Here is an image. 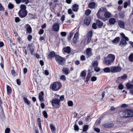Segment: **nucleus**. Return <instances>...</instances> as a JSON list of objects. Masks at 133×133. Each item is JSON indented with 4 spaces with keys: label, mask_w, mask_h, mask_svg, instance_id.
Returning <instances> with one entry per match:
<instances>
[{
    "label": "nucleus",
    "mask_w": 133,
    "mask_h": 133,
    "mask_svg": "<svg viewBox=\"0 0 133 133\" xmlns=\"http://www.w3.org/2000/svg\"><path fill=\"white\" fill-rule=\"evenodd\" d=\"M130 4V0H128L127 2H125L124 3V7L126 8L128 5H129Z\"/></svg>",
    "instance_id": "33"
},
{
    "label": "nucleus",
    "mask_w": 133,
    "mask_h": 133,
    "mask_svg": "<svg viewBox=\"0 0 133 133\" xmlns=\"http://www.w3.org/2000/svg\"><path fill=\"white\" fill-rule=\"evenodd\" d=\"M22 3L25 2V4H27L29 2V0H22Z\"/></svg>",
    "instance_id": "55"
},
{
    "label": "nucleus",
    "mask_w": 133,
    "mask_h": 133,
    "mask_svg": "<svg viewBox=\"0 0 133 133\" xmlns=\"http://www.w3.org/2000/svg\"><path fill=\"white\" fill-rule=\"evenodd\" d=\"M6 90L7 91V94L8 95L10 94L12 92V89L11 88L9 85H7Z\"/></svg>",
    "instance_id": "22"
},
{
    "label": "nucleus",
    "mask_w": 133,
    "mask_h": 133,
    "mask_svg": "<svg viewBox=\"0 0 133 133\" xmlns=\"http://www.w3.org/2000/svg\"><path fill=\"white\" fill-rule=\"evenodd\" d=\"M59 24L58 23H54L52 27V30L55 32H58L59 29Z\"/></svg>",
    "instance_id": "10"
},
{
    "label": "nucleus",
    "mask_w": 133,
    "mask_h": 133,
    "mask_svg": "<svg viewBox=\"0 0 133 133\" xmlns=\"http://www.w3.org/2000/svg\"><path fill=\"white\" fill-rule=\"evenodd\" d=\"M98 65V63L97 61H94L92 62V65L94 67L97 66Z\"/></svg>",
    "instance_id": "37"
},
{
    "label": "nucleus",
    "mask_w": 133,
    "mask_h": 133,
    "mask_svg": "<svg viewBox=\"0 0 133 133\" xmlns=\"http://www.w3.org/2000/svg\"><path fill=\"white\" fill-rule=\"evenodd\" d=\"M111 72L116 73L120 71L121 70V68L118 66H112L111 67Z\"/></svg>",
    "instance_id": "8"
},
{
    "label": "nucleus",
    "mask_w": 133,
    "mask_h": 133,
    "mask_svg": "<svg viewBox=\"0 0 133 133\" xmlns=\"http://www.w3.org/2000/svg\"><path fill=\"white\" fill-rule=\"evenodd\" d=\"M91 12V10L89 9H88L85 11V15H88L90 14Z\"/></svg>",
    "instance_id": "41"
},
{
    "label": "nucleus",
    "mask_w": 133,
    "mask_h": 133,
    "mask_svg": "<svg viewBox=\"0 0 133 133\" xmlns=\"http://www.w3.org/2000/svg\"><path fill=\"white\" fill-rule=\"evenodd\" d=\"M126 86L128 89H131L133 87V85L129 83H128L126 84Z\"/></svg>",
    "instance_id": "34"
},
{
    "label": "nucleus",
    "mask_w": 133,
    "mask_h": 133,
    "mask_svg": "<svg viewBox=\"0 0 133 133\" xmlns=\"http://www.w3.org/2000/svg\"><path fill=\"white\" fill-rule=\"evenodd\" d=\"M17 83L18 85H20L21 84V82L20 80L19 79H17Z\"/></svg>",
    "instance_id": "63"
},
{
    "label": "nucleus",
    "mask_w": 133,
    "mask_h": 133,
    "mask_svg": "<svg viewBox=\"0 0 133 133\" xmlns=\"http://www.w3.org/2000/svg\"><path fill=\"white\" fill-rule=\"evenodd\" d=\"M120 38L119 37H117L112 41L113 43L116 44L117 43L120 41Z\"/></svg>",
    "instance_id": "26"
},
{
    "label": "nucleus",
    "mask_w": 133,
    "mask_h": 133,
    "mask_svg": "<svg viewBox=\"0 0 133 133\" xmlns=\"http://www.w3.org/2000/svg\"><path fill=\"white\" fill-rule=\"evenodd\" d=\"M118 24L119 27L122 28H125V25L123 22L121 20L119 21L118 22Z\"/></svg>",
    "instance_id": "19"
},
{
    "label": "nucleus",
    "mask_w": 133,
    "mask_h": 133,
    "mask_svg": "<svg viewBox=\"0 0 133 133\" xmlns=\"http://www.w3.org/2000/svg\"><path fill=\"white\" fill-rule=\"evenodd\" d=\"M15 22L18 23L20 21V19L19 17H16L15 18Z\"/></svg>",
    "instance_id": "44"
},
{
    "label": "nucleus",
    "mask_w": 133,
    "mask_h": 133,
    "mask_svg": "<svg viewBox=\"0 0 133 133\" xmlns=\"http://www.w3.org/2000/svg\"><path fill=\"white\" fill-rule=\"evenodd\" d=\"M114 124L108 122L105 124L104 125L105 127H110L113 126Z\"/></svg>",
    "instance_id": "25"
},
{
    "label": "nucleus",
    "mask_w": 133,
    "mask_h": 133,
    "mask_svg": "<svg viewBox=\"0 0 133 133\" xmlns=\"http://www.w3.org/2000/svg\"><path fill=\"white\" fill-rule=\"evenodd\" d=\"M60 34L62 36H65L66 35V33L65 32H62Z\"/></svg>",
    "instance_id": "50"
},
{
    "label": "nucleus",
    "mask_w": 133,
    "mask_h": 133,
    "mask_svg": "<svg viewBox=\"0 0 133 133\" xmlns=\"http://www.w3.org/2000/svg\"><path fill=\"white\" fill-rule=\"evenodd\" d=\"M62 70L63 71V73L65 75H68L69 73V69L67 68L64 67L63 68Z\"/></svg>",
    "instance_id": "24"
},
{
    "label": "nucleus",
    "mask_w": 133,
    "mask_h": 133,
    "mask_svg": "<svg viewBox=\"0 0 133 133\" xmlns=\"http://www.w3.org/2000/svg\"><path fill=\"white\" fill-rule=\"evenodd\" d=\"M123 116L125 118L133 117V110L131 109H126L122 113Z\"/></svg>",
    "instance_id": "3"
},
{
    "label": "nucleus",
    "mask_w": 133,
    "mask_h": 133,
    "mask_svg": "<svg viewBox=\"0 0 133 133\" xmlns=\"http://www.w3.org/2000/svg\"><path fill=\"white\" fill-rule=\"evenodd\" d=\"M25 28H26L27 31L29 34H30L31 32L32 28L29 24H26Z\"/></svg>",
    "instance_id": "18"
},
{
    "label": "nucleus",
    "mask_w": 133,
    "mask_h": 133,
    "mask_svg": "<svg viewBox=\"0 0 133 133\" xmlns=\"http://www.w3.org/2000/svg\"><path fill=\"white\" fill-rule=\"evenodd\" d=\"M1 62L0 63V65L2 68L3 69L4 61L3 58L2 56H1Z\"/></svg>",
    "instance_id": "38"
},
{
    "label": "nucleus",
    "mask_w": 133,
    "mask_h": 133,
    "mask_svg": "<svg viewBox=\"0 0 133 133\" xmlns=\"http://www.w3.org/2000/svg\"><path fill=\"white\" fill-rule=\"evenodd\" d=\"M97 80V77L95 76H92L91 77V80L92 81H95Z\"/></svg>",
    "instance_id": "49"
},
{
    "label": "nucleus",
    "mask_w": 133,
    "mask_h": 133,
    "mask_svg": "<svg viewBox=\"0 0 133 133\" xmlns=\"http://www.w3.org/2000/svg\"><path fill=\"white\" fill-rule=\"evenodd\" d=\"M92 36V31H89L86 35L85 37L84 44H88L90 42Z\"/></svg>",
    "instance_id": "5"
},
{
    "label": "nucleus",
    "mask_w": 133,
    "mask_h": 133,
    "mask_svg": "<svg viewBox=\"0 0 133 133\" xmlns=\"http://www.w3.org/2000/svg\"><path fill=\"white\" fill-rule=\"evenodd\" d=\"M129 61L131 62H133V53L130 54L129 57Z\"/></svg>",
    "instance_id": "36"
},
{
    "label": "nucleus",
    "mask_w": 133,
    "mask_h": 133,
    "mask_svg": "<svg viewBox=\"0 0 133 133\" xmlns=\"http://www.w3.org/2000/svg\"><path fill=\"white\" fill-rule=\"evenodd\" d=\"M88 126L87 125H84L83 128V130L82 131H87L88 129Z\"/></svg>",
    "instance_id": "40"
},
{
    "label": "nucleus",
    "mask_w": 133,
    "mask_h": 133,
    "mask_svg": "<svg viewBox=\"0 0 133 133\" xmlns=\"http://www.w3.org/2000/svg\"><path fill=\"white\" fill-rule=\"evenodd\" d=\"M51 103L53 107L55 109H57L60 106V101L58 98L52 99Z\"/></svg>",
    "instance_id": "4"
},
{
    "label": "nucleus",
    "mask_w": 133,
    "mask_h": 133,
    "mask_svg": "<svg viewBox=\"0 0 133 133\" xmlns=\"http://www.w3.org/2000/svg\"><path fill=\"white\" fill-rule=\"evenodd\" d=\"M107 11V10L105 8L101 7L99 10V11L97 14V15L98 18L99 19H102L103 18L100 15V14H101L102 12H105Z\"/></svg>",
    "instance_id": "7"
},
{
    "label": "nucleus",
    "mask_w": 133,
    "mask_h": 133,
    "mask_svg": "<svg viewBox=\"0 0 133 133\" xmlns=\"http://www.w3.org/2000/svg\"><path fill=\"white\" fill-rule=\"evenodd\" d=\"M92 74V72L91 71L89 70L88 72V73L87 76H88L91 77V76Z\"/></svg>",
    "instance_id": "59"
},
{
    "label": "nucleus",
    "mask_w": 133,
    "mask_h": 133,
    "mask_svg": "<svg viewBox=\"0 0 133 133\" xmlns=\"http://www.w3.org/2000/svg\"><path fill=\"white\" fill-rule=\"evenodd\" d=\"M63 50L64 52L69 54L70 53L71 49L70 47L67 46L65 48H63Z\"/></svg>",
    "instance_id": "17"
},
{
    "label": "nucleus",
    "mask_w": 133,
    "mask_h": 133,
    "mask_svg": "<svg viewBox=\"0 0 133 133\" xmlns=\"http://www.w3.org/2000/svg\"><path fill=\"white\" fill-rule=\"evenodd\" d=\"M78 38V34L76 32L74 34V36L73 38V42L74 44L76 45V43L77 42V39Z\"/></svg>",
    "instance_id": "13"
},
{
    "label": "nucleus",
    "mask_w": 133,
    "mask_h": 133,
    "mask_svg": "<svg viewBox=\"0 0 133 133\" xmlns=\"http://www.w3.org/2000/svg\"><path fill=\"white\" fill-rule=\"evenodd\" d=\"M127 76L126 74H124L123 75L118 77L117 79V81L119 82L121 81L122 80H125L127 78Z\"/></svg>",
    "instance_id": "15"
},
{
    "label": "nucleus",
    "mask_w": 133,
    "mask_h": 133,
    "mask_svg": "<svg viewBox=\"0 0 133 133\" xmlns=\"http://www.w3.org/2000/svg\"><path fill=\"white\" fill-rule=\"evenodd\" d=\"M118 87L119 89H122L123 88V85L121 84H119Z\"/></svg>",
    "instance_id": "57"
},
{
    "label": "nucleus",
    "mask_w": 133,
    "mask_h": 133,
    "mask_svg": "<svg viewBox=\"0 0 133 133\" xmlns=\"http://www.w3.org/2000/svg\"><path fill=\"white\" fill-rule=\"evenodd\" d=\"M62 85L61 83L59 82H54L51 84L50 88L53 91H57L58 90L61 88Z\"/></svg>",
    "instance_id": "2"
},
{
    "label": "nucleus",
    "mask_w": 133,
    "mask_h": 133,
    "mask_svg": "<svg viewBox=\"0 0 133 133\" xmlns=\"http://www.w3.org/2000/svg\"><path fill=\"white\" fill-rule=\"evenodd\" d=\"M28 48H29V51L31 55H33V52L34 50V49L33 48L32 45L31 44H29L28 45Z\"/></svg>",
    "instance_id": "16"
},
{
    "label": "nucleus",
    "mask_w": 133,
    "mask_h": 133,
    "mask_svg": "<svg viewBox=\"0 0 133 133\" xmlns=\"http://www.w3.org/2000/svg\"><path fill=\"white\" fill-rule=\"evenodd\" d=\"M111 14L107 11L105 12L104 14V16L107 18H110L111 16Z\"/></svg>",
    "instance_id": "31"
},
{
    "label": "nucleus",
    "mask_w": 133,
    "mask_h": 133,
    "mask_svg": "<svg viewBox=\"0 0 133 133\" xmlns=\"http://www.w3.org/2000/svg\"><path fill=\"white\" fill-rule=\"evenodd\" d=\"M56 55L55 52L54 51H52L48 55V57L49 58H51L55 57Z\"/></svg>",
    "instance_id": "21"
},
{
    "label": "nucleus",
    "mask_w": 133,
    "mask_h": 133,
    "mask_svg": "<svg viewBox=\"0 0 133 133\" xmlns=\"http://www.w3.org/2000/svg\"><path fill=\"white\" fill-rule=\"evenodd\" d=\"M115 58L114 55L110 54L106 57L105 59L104 60L105 64L108 66H109L113 63Z\"/></svg>",
    "instance_id": "1"
},
{
    "label": "nucleus",
    "mask_w": 133,
    "mask_h": 133,
    "mask_svg": "<svg viewBox=\"0 0 133 133\" xmlns=\"http://www.w3.org/2000/svg\"><path fill=\"white\" fill-rule=\"evenodd\" d=\"M86 75V71L83 70L82 71L81 73V75L82 77H85Z\"/></svg>",
    "instance_id": "42"
},
{
    "label": "nucleus",
    "mask_w": 133,
    "mask_h": 133,
    "mask_svg": "<svg viewBox=\"0 0 133 133\" xmlns=\"http://www.w3.org/2000/svg\"><path fill=\"white\" fill-rule=\"evenodd\" d=\"M8 7L9 9H11L14 7V5L11 3H9L8 5Z\"/></svg>",
    "instance_id": "39"
},
{
    "label": "nucleus",
    "mask_w": 133,
    "mask_h": 133,
    "mask_svg": "<svg viewBox=\"0 0 133 133\" xmlns=\"http://www.w3.org/2000/svg\"><path fill=\"white\" fill-rule=\"evenodd\" d=\"M95 4L94 2H91L88 4L89 7L90 8H94L95 7Z\"/></svg>",
    "instance_id": "30"
},
{
    "label": "nucleus",
    "mask_w": 133,
    "mask_h": 133,
    "mask_svg": "<svg viewBox=\"0 0 133 133\" xmlns=\"http://www.w3.org/2000/svg\"><path fill=\"white\" fill-rule=\"evenodd\" d=\"M32 38V36L30 35H29L28 37V40L30 42L31 41Z\"/></svg>",
    "instance_id": "46"
},
{
    "label": "nucleus",
    "mask_w": 133,
    "mask_h": 133,
    "mask_svg": "<svg viewBox=\"0 0 133 133\" xmlns=\"http://www.w3.org/2000/svg\"><path fill=\"white\" fill-rule=\"evenodd\" d=\"M68 105L70 107L72 106L73 105L72 102L71 101H69L68 102Z\"/></svg>",
    "instance_id": "48"
},
{
    "label": "nucleus",
    "mask_w": 133,
    "mask_h": 133,
    "mask_svg": "<svg viewBox=\"0 0 133 133\" xmlns=\"http://www.w3.org/2000/svg\"><path fill=\"white\" fill-rule=\"evenodd\" d=\"M96 23L97 25L100 28L102 26L103 24L102 22L99 20H97L96 21Z\"/></svg>",
    "instance_id": "28"
},
{
    "label": "nucleus",
    "mask_w": 133,
    "mask_h": 133,
    "mask_svg": "<svg viewBox=\"0 0 133 133\" xmlns=\"http://www.w3.org/2000/svg\"><path fill=\"white\" fill-rule=\"evenodd\" d=\"M20 10H23L25 11H27L26 10V6L23 4H21L20 6Z\"/></svg>",
    "instance_id": "32"
},
{
    "label": "nucleus",
    "mask_w": 133,
    "mask_h": 133,
    "mask_svg": "<svg viewBox=\"0 0 133 133\" xmlns=\"http://www.w3.org/2000/svg\"><path fill=\"white\" fill-rule=\"evenodd\" d=\"M64 96L63 95H62L60 97L59 99L60 100V101H63L64 100Z\"/></svg>",
    "instance_id": "56"
},
{
    "label": "nucleus",
    "mask_w": 133,
    "mask_h": 133,
    "mask_svg": "<svg viewBox=\"0 0 133 133\" xmlns=\"http://www.w3.org/2000/svg\"><path fill=\"white\" fill-rule=\"evenodd\" d=\"M80 58L82 61H84L85 60V56L83 55H81V56Z\"/></svg>",
    "instance_id": "61"
},
{
    "label": "nucleus",
    "mask_w": 133,
    "mask_h": 133,
    "mask_svg": "<svg viewBox=\"0 0 133 133\" xmlns=\"http://www.w3.org/2000/svg\"><path fill=\"white\" fill-rule=\"evenodd\" d=\"M79 8V5L76 4H74L72 5V10L74 12H77Z\"/></svg>",
    "instance_id": "20"
},
{
    "label": "nucleus",
    "mask_w": 133,
    "mask_h": 133,
    "mask_svg": "<svg viewBox=\"0 0 133 133\" xmlns=\"http://www.w3.org/2000/svg\"><path fill=\"white\" fill-rule=\"evenodd\" d=\"M55 59L59 65H63L64 64L65 60L61 57L56 55L55 57Z\"/></svg>",
    "instance_id": "6"
},
{
    "label": "nucleus",
    "mask_w": 133,
    "mask_h": 133,
    "mask_svg": "<svg viewBox=\"0 0 133 133\" xmlns=\"http://www.w3.org/2000/svg\"><path fill=\"white\" fill-rule=\"evenodd\" d=\"M27 71H28V69L26 68H24L23 72H24V74H26L27 72Z\"/></svg>",
    "instance_id": "62"
},
{
    "label": "nucleus",
    "mask_w": 133,
    "mask_h": 133,
    "mask_svg": "<svg viewBox=\"0 0 133 133\" xmlns=\"http://www.w3.org/2000/svg\"><path fill=\"white\" fill-rule=\"evenodd\" d=\"M43 114L44 117L46 118L48 117L47 114L45 111H44L43 112Z\"/></svg>",
    "instance_id": "43"
},
{
    "label": "nucleus",
    "mask_w": 133,
    "mask_h": 133,
    "mask_svg": "<svg viewBox=\"0 0 133 133\" xmlns=\"http://www.w3.org/2000/svg\"><path fill=\"white\" fill-rule=\"evenodd\" d=\"M60 79L62 80H65L66 79L65 76L64 75H61L60 77Z\"/></svg>",
    "instance_id": "45"
},
{
    "label": "nucleus",
    "mask_w": 133,
    "mask_h": 133,
    "mask_svg": "<svg viewBox=\"0 0 133 133\" xmlns=\"http://www.w3.org/2000/svg\"><path fill=\"white\" fill-rule=\"evenodd\" d=\"M65 16L64 15H63L61 18V19L62 21L63 22L65 20Z\"/></svg>",
    "instance_id": "60"
},
{
    "label": "nucleus",
    "mask_w": 133,
    "mask_h": 133,
    "mask_svg": "<svg viewBox=\"0 0 133 133\" xmlns=\"http://www.w3.org/2000/svg\"><path fill=\"white\" fill-rule=\"evenodd\" d=\"M24 102L27 104L28 105H30V102L28 99L26 97H24L23 98Z\"/></svg>",
    "instance_id": "35"
},
{
    "label": "nucleus",
    "mask_w": 133,
    "mask_h": 133,
    "mask_svg": "<svg viewBox=\"0 0 133 133\" xmlns=\"http://www.w3.org/2000/svg\"><path fill=\"white\" fill-rule=\"evenodd\" d=\"M127 44V42L124 39H122L120 42L119 46L122 47H124Z\"/></svg>",
    "instance_id": "14"
},
{
    "label": "nucleus",
    "mask_w": 133,
    "mask_h": 133,
    "mask_svg": "<svg viewBox=\"0 0 133 133\" xmlns=\"http://www.w3.org/2000/svg\"><path fill=\"white\" fill-rule=\"evenodd\" d=\"M86 52L88 57H90L92 55V49L91 48H87L86 50Z\"/></svg>",
    "instance_id": "12"
},
{
    "label": "nucleus",
    "mask_w": 133,
    "mask_h": 133,
    "mask_svg": "<svg viewBox=\"0 0 133 133\" xmlns=\"http://www.w3.org/2000/svg\"><path fill=\"white\" fill-rule=\"evenodd\" d=\"M68 12L69 14H72V11L71 9H69L68 11Z\"/></svg>",
    "instance_id": "64"
},
{
    "label": "nucleus",
    "mask_w": 133,
    "mask_h": 133,
    "mask_svg": "<svg viewBox=\"0 0 133 133\" xmlns=\"http://www.w3.org/2000/svg\"><path fill=\"white\" fill-rule=\"evenodd\" d=\"M18 14L19 16L21 18L25 17L27 15V11L19 10L18 12Z\"/></svg>",
    "instance_id": "9"
},
{
    "label": "nucleus",
    "mask_w": 133,
    "mask_h": 133,
    "mask_svg": "<svg viewBox=\"0 0 133 133\" xmlns=\"http://www.w3.org/2000/svg\"><path fill=\"white\" fill-rule=\"evenodd\" d=\"M10 129L9 128H6L5 130V133H9L10 131Z\"/></svg>",
    "instance_id": "51"
},
{
    "label": "nucleus",
    "mask_w": 133,
    "mask_h": 133,
    "mask_svg": "<svg viewBox=\"0 0 133 133\" xmlns=\"http://www.w3.org/2000/svg\"><path fill=\"white\" fill-rule=\"evenodd\" d=\"M94 68V70L96 72H98L100 70V68L98 67H97V66L95 67Z\"/></svg>",
    "instance_id": "47"
},
{
    "label": "nucleus",
    "mask_w": 133,
    "mask_h": 133,
    "mask_svg": "<svg viewBox=\"0 0 133 133\" xmlns=\"http://www.w3.org/2000/svg\"><path fill=\"white\" fill-rule=\"evenodd\" d=\"M44 31L43 29H40L39 30L38 34L39 35H42L44 33Z\"/></svg>",
    "instance_id": "53"
},
{
    "label": "nucleus",
    "mask_w": 133,
    "mask_h": 133,
    "mask_svg": "<svg viewBox=\"0 0 133 133\" xmlns=\"http://www.w3.org/2000/svg\"><path fill=\"white\" fill-rule=\"evenodd\" d=\"M116 22V20L114 18H111L109 20V22L110 25L114 24Z\"/></svg>",
    "instance_id": "23"
},
{
    "label": "nucleus",
    "mask_w": 133,
    "mask_h": 133,
    "mask_svg": "<svg viewBox=\"0 0 133 133\" xmlns=\"http://www.w3.org/2000/svg\"><path fill=\"white\" fill-rule=\"evenodd\" d=\"M92 27L93 29H97V26L96 23H93L92 25Z\"/></svg>",
    "instance_id": "58"
},
{
    "label": "nucleus",
    "mask_w": 133,
    "mask_h": 133,
    "mask_svg": "<svg viewBox=\"0 0 133 133\" xmlns=\"http://www.w3.org/2000/svg\"><path fill=\"white\" fill-rule=\"evenodd\" d=\"M91 20V17L90 16L86 17L84 20V23L85 24L88 26L90 23Z\"/></svg>",
    "instance_id": "11"
},
{
    "label": "nucleus",
    "mask_w": 133,
    "mask_h": 133,
    "mask_svg": "<svg viewBox=\"0 0 133 133\" xmlns=\"http://www.w3.org/2000/svg\"><path fill=\"white\" fill-rule=\"evenodd\" d=\"M50 127L52 132L55 133L54 131H56V128L52 124L50 125Z\"/></svg>",
    "instance_id": "29"
},
{
    "label": "nucleus",
    "mask_w": 133,
    "mask_h": 133,
    "mask_svg": "<svg viewBox=\"0 0 133 133\" xmlns=\"http://www.w3.org/2000/svg\"><path fill=\"white\" fill-rule=\"evenodd\" d=\"M74 128L75 130H79V128L78 125L76 124H75L74 125Z\"/></svg>",
    "instance_id": "52"
},
{
    "label": "nucleus",
    "mask_w": 133,
    "mask_h": 133,
    "mask_svg": "<svg viewBox=\"0 0 133 133\" xmlns=\"http://www.w3.org/2000/svg\"><path fill=\"white\" fill-rule=\"evenodd\" d=\"M111 67L110 68L108 67L104 68L103 69V71L105 73H108L111 72Z\"/></svg>",
    "instance_id": "27"
},
{
    "label": "nucleus",
    "mask_w": 133,
    "mask_h": 133,
    "mask_svg": "<svg viewBox=\"0 0 133 133\" xmlns=\"http://www.w3.org/2000/svg\"><path fill=\"white\" fill-rule=\"evenodd\" d=\"M39 98L40 101H43V98L42 96L40 95L39 96Z\"/></svg>",
    "instance_id": "54"
}]
</instances>
